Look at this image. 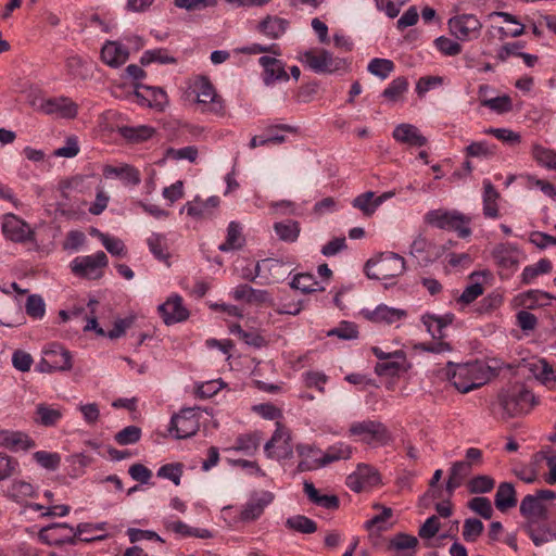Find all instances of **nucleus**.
Listing matches in <instances>:
<instances>
[{
    "instance_id": "1",
    "label": "nucleus",
    "mask_w": 556,
    "mask_h": 556,
    "mask_svg": "<svg viewBox=\"0 0 556 556\" xmlns=\"http://www.w3.org/2000/svg\"><path fill=\"white\" fill-rule=\"evenodd\" d=\"M424 222L441 230L454 231L462 239L469 238L472 233L471 217L456 210H430L425 214Z\"/></svg>"
},
{
    "instance_id": "2",
    "label": "nucleus",
    "mask_w": 556,
    "mask_h": 556,
    "mask_svg": "<svg viewBox=\"0 0 556 556\" xmlns=\"http://www.w3.org/2000/svg\"><path fill=\"white\" fill-rule=\"evenodd\" d=\"M498 403L508 417H515L530 413L539 400L526 386L515 384L500 392Z\"/></svg>"
},
{
    "instance_id": "3",
    "label": "nucleus",
    "mask_w": 556,
    "mask_h": 556,
    "mask_svg": "<svg viewBox=\"0 0 556 556\" xmlns=\"http://www.w3.org/2000/svg\"><path fill=\"white\" fill-rule=\"evenodd\" d=\"M298 60L316 74H334L348 67L344 59L333 55L330 51L316 48L300 53Z\"/></svg>"
},
{
    "instance_id": "4",
    "label": "nucleus",
    "mask_w": 556,
    "mask_h": 556,
    "mask_svg": "<svg viewBox=\"0 0 556 556\" xmlns=\"http://www.w3.org/2000/svg\"><path fill=\"white\" fill-rule=\"evenodd\" d=\"M450 380L459 392L468 393L483 386L488 376L484 365L476 362L456 366Z\"/></svg>"
},
{
    "instance_id": "5",
    "label": "nucleus",
    "mask_w": 556,
    "mask_h": 556,
    "mask_svg": "<svg viewBox=\"0 0 556 556\" xmlns=\"http://www.w3.org/2000/svg\"><path fill=\"white\" fill-rule=\"evenodd\" d=\"M1 230L4 238L9 241L29 245L31 249H37L39 245L35 229L13 213H7L2 216Z\"/></svg>"
},
{
    "instance_id": "6",
    "label": "nucleus",
    "mask_w": 556,
    "mask_h": 556,
    "mask_svg": "<svg viewBox=\"0 0 556 556\" xmlns=\"http://www.w3.org/2000/svg\"><path fill=\"white\" fill-rule=\"evenodd\" d=\"M109 258L103 251L94 254L76 256L70 263L72 274L80 279L98 280L104 276Z\"/></svg>"
},
{
    "instance_id": "7",
    "label": "nucleus",
    "mask_w": 556,
    "mask_h": 556,
    "mask_svg": "<svg viewBox=\"0 0 556 556\" xmlns=\"http://www.w3.org/2000/svg\"><path fill=\"white\" fill-rule=\"evenodd\" d=\"M369 279L384 280L400 276L405 270V260L396 253H387L378 260H369L365 265Z\"/></svg>"
},
{
    "instance_id": "8",
    "label": "nucleus",
    "mask_w": 556,
    "mask_h": 556,
    "mask_svg": "<svg viewBox=\"0 0 556 556\" xmlns=\"http://www.w3.org/2000/svg\"><path fill=\"white\" fill-rule=\"evenodd\" d=\"M351 437H358L362 442L368 445H387L391 435L388 428L378 420L366 419L354 421L349 428Z\"/></svg>"
},
{
    "instance_id": "9",
    "label": "nucleus",
    "mask_w": 556,
    "mask_h": 556,
    "mask_svg": "<svg viewBox=\"0 0 556 556\" xmlns=\"http://www.w3.org/2000/svg\"><path fill=\"white\" fill-rule=\"evenodd\" d=\"M191 88L197 94L198 103L203 105V112H210L216 116L225 115L224 100L216 93L214 86L207 77L198 76L193 80Z\"/></svg>"
},
{
    "instance_id": "10",
    "label": "nucleus",
    "mask_w": 556,
    "mask_h": 556,
    "mask_svg": "<svg viewBox=\"0 0 556 556\" xmlns=\"http://www.w3.org/2000/svg\"><path fill=\"white\" fill-rule=\"evenodd\" d=\"M72 355L68 350L58 343H50L43 350V357L36 369L39 372L65 371L72 368Z\"/></svg>"
},
{
    "instance_id": "11",
    "label": "nucleus",
    "mask_w": 556,
    "mask_h": 556,
    "mask_svg": "<svg viewBox=\"0 0 556 556\" xmlns=\"http://www.w3.org/2000/svg\"><path fill=\"white\" fill-rule=\"evenodd\" d=\"M264 453L267 458L282 460L292 457L291 433L279 421L276 422V430L271 438L264 445Z\"/></svg>"
},
{
    "instance_id": "12",
    "label": "nucleus",
    "mask_w": 556,
    "mask_h": 556,
    "mask_svg": "<svg viewBox=\"0 0 556 556\" xmlns=\"http://www.w3.org/2000/svg\"><path fill=\"white\" fill-rule=\"evenodd\" d=\"M450 33L460 41H471L481 35L482 23L473 14H459L447 22Z\"/></svg>"
},
{
    "instance_id": "13",
    "label": "nucleus",
    "mask_w": 556,
    "mask_h": 556,
    "mask_svg": "<svg viewBox=\"0 0 556 556\" xmlns=\"http://www.w3.org/2000/svg\"><path fill=\"white\" fill-rule=\"evenodd\" d=\"M492 257L500 268V275L502 277H509L517 270L522 258V253L511 243H500L494 247Z\"/></svg>"
},
{
    "instance_id": "14",
    "label": "nucleus",
    "mask_w": 556,
    "mask_h": 556,
    "mask_svg": "<svg viewBox=\"0 0 556 556\" xmlns=\"http://www.w3.org/2000/svg\"><path fill=\"white\" fill-rule=\"evenodd\" d=\"M199 428L200 421L197 408L188 407L182 408L172 417L169 432L176 439H186L195 434Z\"/></svg>"
},
{
    "instance_id": "15",
    "label": "nucleus",
    "mask_w": 556,
    "mask_h": 556,
    "mask_svg": "<svg viewBox=\"0 0 556 556\" xmlns=\"http://www.w3.org/2000/svg\"><path fill=\"white\" fill-rule=\"evenodd\" d=\"M36 105L38 112L61 118H74L78 113V105L64 96L41 99Z\"/></svg>"
},
{
    "instance_id": "16",
    "label": "nucleus",
    "mask_w": 556,
    "mask_h": 556,
    "mask_svg": "<svg viewBox=\"0 0 556 556\" xmlns=\"http://www.w3.org/2000/svg\"><path fill=\"white\" fill-rule=\"evenodd\" d=\"M346 485L354 492L367 491L380 483V475L372 466L361 464L356 470L348 476Z\"/></svg>"
},
{
    "instance_id": "17",
    "label": "nucleus",
    "mask_w": 556,
    "mask_h": 556,
    "mask_svg": "<svg viewBox=\"0 0 556 556\" xmlns=\"http://www.w3.org/2000/svg\"><path fill=\"white\" fill-rule=\"evenodd\" d=\"M409 254L417 260L419 265L428 266L441 257L442 250L425 236L418 235L410 244Z\"/></svg>"
},
{
    "instance_id": "18",
    "label": "nucleus",
    "mask_w": 556,
    "mask_h": 556,
    "mask_svg": "<svg viewBox=\"0 0 556 556\" xmlns=\"http://www.w3.org/2000/svg\"><path fill=\"white\" fill-rule=\"evenodd\" d=\"M38 536L48 545H61L77 536V531L65 522H56L40 529Z\"/></svg>"
},
{
    "instance_id": "19",
    "label": "nucleus",
    "mask_w": 556,
    "mask_h": 556,
    "mask_svg": "<svg viewBox=\"0 0 556 556\" xmlns=\"http://www.w3.org/2000/svg\"><path fill=\"white\" fill-rule=\"evenodd\" d=\"M274 501V494L269 491L253 493L240 511L242 521H253L261 517L266 506Z\"/></svg>"
},
{
    "instance_id": "20",
    "label": "nucleus",
    "mask_w": 556,
    "mask_h": 556,
    "mask_svg": "<svg viewBox=\"0 0 556 556\" xmlns=\"http://www.w3.org/2000/svg\"><path fill=\"white\" fill-rule=\"evenodd\" d=\"M159 313L166 325L181 323L189 317V311L182 304V298L178 294L170 295L159 306Z\"/></svg>"
},
{
    "instance_id": "21",
    "label": "nucleus",
    "mask_w": 556,
    "mask_h": 556,
    "mask_svg": "<svg viewBox=\"0 0 556 556\" xmlns=\"http://www.w3.org/2000/svg\"><path fill=\"white\" fill-rule=\"evenodd\" d=\"M362 314L371 323L386 325L395 324L407 316L405 309L390 307L386 304H380L375 309H363Z\"/></svg>"
},
{
    "instance_id": "22",
    "label": "nucleus",
    "mask_w": 556,
    "mask_h": 556,
    "mask_svg": "<svg viewBox=\"0 0 556 556\" xmlns=\"http://www.w3.org/2000/svg\"><path fill=\"white\" fill-rule=\"evenodd\" d=\"M129 59L128 50L119 40H108L101 49V60L110 67L117 68Z\"/></svg>"
},
{
    "instance_id": "23",
    "label": "nucleus",
    "mask_w": 556,
    "mask_h": 556,
    "mask_svg": "<svg viewBox=\"0 0 556 556\" xmlns=\"http://www.w3.org/2000/svg\"><path fill=\"white\" fill-rule=\"evenodd\" d=\"M258 63L264 68L263 80L265 85H271L276 81H288L289 75L286 72L285 63L273 56H261Z\"/></svg>"
},
{
    "instance_id": "24",
    "label": "nucleus",
    "mask_w": 556,
    "mask_h": 556,
    "mask_svg": "<svg viewBox=\"0 0 556 556\" xmlns=\"http://www.w3.org/2000/svg\"><path fill=\"white\" fill-rule=\"evenodd\" d=\"M35 446V441L24 432L12 430L0 431V447H5L11 451H28Z\"/></svg>"
},
{
    "instance_id": "25",
    "label": "nucleus",
    "mask_w": 556,
    "mask_h": 556,
    "mask_svg": "<svg viewBox=\"0 0 556 556\" xmlns=\"http://www.w3.org/2000/svg\"><path fill=\"white\" fill-rule=\"evenodd\" d=\"M392 137L395 141L410 147L420 148L427 144V138L419 131V129L407 123L397 125L393 129Z\"/></svg>"
},
{
    "instance_id": "26",
    "label": "nucleus",
    "mask_w": 556,
    "mask_h": 556,
    "mask_svg": "<svg viewBox=\"0 0 556 556\" xmlns=\"http://www.w3.org/2000/svg\"><path fill=\"white\" fill-rule=\"evenodd\" d=\"M295 448L301 458L298 465L299 471H311L323 467L319 465L324 454L321 450L311 444H298Z\"/></svg>"
},
{
    "instance_id": "27",
    "label": "nucleus",
    "mask_w": 556,
    "mask_h": 556,
    "mask_svg": "<svg viewBox=\"0 0 556 556\" xmlns=\"http://www.w3.org/2000/svg\"><path fill=\"white\" fill-rule=\"evenodd\" d=\"M63 409L58 405L39 403L34 413V422L43 427H54L63 418Z\"/></svg>"
},
{
    "instance_id": "28",
    "label": "nucleus",
    "mask_w": 556,
    "mask_h": 556,
    "mask_svg": "<svg viewBox=\"0 0 556 556\" xmlns=\"http://www.w3.org/2000/svg\"><path fill=\"white\" fill-rule=\"evenodd\" d=\"M519 510L521 516L526 518L527 523H530L532 520H546L547 507L532 494H528L522 498Z\"/></svg>"
},
{
    "instance_id": "29",
    "label": "nucleus",
    "mask_w": 556,
    "mask_h": 556,
    "mask_svg": "<svg viewBox=\"0 0 556 556\" xmlns=\"http://www.w3.org/2000/svg\"><path fill=\"white\" fill-rule=\"evenodd\" d=\"M530 371L543 386L556 390V367L546 359L540 358L530 364Z\"/></svg>"
},
{
    "instance_id": "30",
    "label": "nucleus",
    "mask_w": 556,
    "mask_h": 556,
    "mask_svg": "<svg viewBox=\"0 0 556 556\" xmlns=\"http://www.w3.org/2000/svg\"><path fill=\"white\" fill-rule=\"evenodd\" d=\"M303 491L308 501L316 506L328 510H336L339 508L340 501L337 495L320 494L319 490H317L312 482L305 481L303 484Z\"/></svg>"
},
{
    "instance_id": "31",
    "label": "nucleus",
    "mask_w": 556,
    "mask_h": 556,
    "mask_svg": "<svg viewBox=\"0 0 556 556\" xmlns=\"http://www.w3.org/2000/svg\"><path fill=\"white\" fill-rule=\"evenodd\" d=\"M136 97L142 99L151 108H162L167 102L166 92L159 87H150L143 84H136Z\"/></svg>"
},
{
    "instance_id": "32",
    "label": "nucleus",
    "mask_w": 556,
    "mask_h": 556,
    "mask_svg": "<svg viewBox=\"0 0 556 556\" xmlns=\"http://www.w3.org/2000/svg\"><path fill=\"white\" fill-rule=\"evenodd\" d=\"M500 199V193L493 186V184L489 179L483 180V215L486 218H498L500 211L497 205V200Z\"/></svg>"
},
{
    "instance_id": "33",
    "label": "nucleus",
    "mask_w": 556,
    "mask_h": 556,
    "mask_svg": "<svg viewBox=\"0 0 556 556\" xmlns=\"http://www.w3.org/2000/svg\"><path fill=\"white\" fill-rule=\"evenodd\" d=\"M289 26V22L279 16H267L260 22L257 29L271 39L281 37Z\"/></svg>"
},
{
    "instance_id": "34",
    "label": "nucleus",
    "mask_w": 556,
    "mask_h": 556,
    "mask_svg": "<svg viewBox=\"0 0 556 556\" xmlns=\"http://www.w3.org/2000/svg\"><path fill=\"white\" fill-rule=\"evenodd\" d=\"M103 174L105 177H118L123 179L126 184L137 186L140 184V172L130 165L123 166H111L106 165L103 169Z\"/></svg>"
},
{
    "instance_id": "35",
    "label": "nucleus",
    "mask_w": 556,
    "mask_h": 556,
    "mask_svg": "<svg viewBox=\"0 0 556 556\" xmlns=\"http://www.w3.org/2000/svg\"><path fill=\"white\" fill-rule=\"evenodd\" d=\"M495 506L501 511H506L508 508L516 506L517 497L516 491L511 483H500L494 498Z\"/></svg>"
},
{
    "instance_id": "36",
    "label": "nucleus",
    "mask_w": 556,
    "mask_h": 556,
    "mask_svg": "<svg viewBox=\"0 0 556 556\" xmlns=\"http://www.w3.org/2000/svg\"><path fill=\"white\" fill-rule=\"evenodd\" d=\"M352 446L345 442H337L330 445L321 455V462L319 465L323 467L343 459H349L352 455Z\"/></svg>"
},
{
    "instance_id": "37",
    "label": "nucleus",
    "mask_w": 556,
    "mask_h": 556,
    "mask_svg": "<svg viewBox=\"0 0 556 556\" xmlns=\"http://www.w3.org/2000/svg\"><path fill=\"white\" fill-rule=\"evenodd\" d=\"M405 363L406 357L403 353V358H389L384 362H378L375 366V372L383 377H397L401 372L407 370Z\"/></svg>"
},
{
    "instance_id": "38",
    "label": "nucleus",
    "mask_w": 556,
    "mask_h": 556,
    "mask_svg": "<svg viewBox=\"0 0 556 556\" xmlns=\"http://www.w3.org/2000/svg\"><path fill=\"white\" fill-rule=\"evenodd\" d=\"M230 332L235 336H238L245 344L253 346L255 349H261L267 345V340L265 337L261 334L258 330L250 329L244 330L238 324H233L229 328Z\"/></svg>"
},
{
    "instance_id": "39",
    "label": "nucleus",
    "mask_w": 556,
    "mask_h": 556,
    "mask_svg": "<svg viewBox=\"0 0 556 556\" xmlns=\"http://www.w3.org/2000/svg\"><path fill=\"white\" fill-rule=\"evenodd\" d=\"M244 243L242 236V228L239 223L230 222L227 228V236L225 242H223L218 249L222 252H229L240 249Z\"/></svg>"
},
{
    "instance_id": "40",
    "label": "nucleus",
    "mask_w": 556,
    "mask_h": 556,
    "mask_svg": "<svg viewBox=\"0 0 556 556\" xmlns=\"http://www.w3.org/2000/svg\"><path fill=\"white\" fill-rule=\"evenodd\" d=\"M261 441L262 434L258 431L243 433L236 439L235 446L232 448L252 456L257 451Z\"/></svg>"
},
{
    "instance_id": "41",
    "label": "nucleus",
    "mask_w": 556,
    "mask_h": 556,
    "mask_svg": "<svg viewBox=\"0 0 556 556\" xmlns=\"http://www.w3.org/2000/svg\"><path fill=\"white\" fill-rule=\"evenodd\" d=\"M277 237L285 242H295L300 236L301 227L296 220L287 219L274 224Z\"/></svg>"
},
{
    "instance_id": "42",
    "label": "nucleus",
    "mask_w": 556,
    "mask_h": 556,
    "mask_svg": "<svg viewBox=\"0 0 556 556\" xmlns=\"http://www.w3.org/2000/svg\"><path fill=\"white\" fill-rule=\"evenodd\" d=\"M150 252L159 261L167 262L169 258L168 244L165 235L153 232L147 239Z\"/></svg>"
},
{
    "instance_id": "43",
    "label": "nucleus",
    "mask_w": 556,
    "mask_h": 556,
    "mask_svg": "<svg viewBox=\"0 0 556 556\" xmlns=\"http://www.w3.org/2000/svg\"><path fill=\"white\" fill-rule=\"evenodd\" d=\"M553 268V264L548 258H541L535 264L526 266L521 274V282L525 285L532 283L540 275L548 274Z\"/></svg>"
},
{
    "instance_id": "44",
    "label": "nucleus",
    "mask_w": 556,
    "mask_h": 556,
    "mask_svg": "<svg viewBox=\"0 0 556 556\" xmlns=\"http://www.w3.org/2000/svg\"><path fill=\"white\" fill-rule=\"evenodd\" d=\"M66 472L71 478L81 477L86 468L92 463V458L84 453L73 454L66 458Z\"/></svg>"
},
{
    "instance_id": "45",
    "label": "nucleus",
    "mask_w": 556,
    "mask_h": 556,
    "mask_svg": "<svg viewBox=\"0 0 556 556\" xmlns=\"http://www.w3.org/2000/svg\"><path fill=\"white\" fill-rule=\"evenodd\" d=\"M531 155L539 165L556 170V151L545 148L540 143H534L531 149Z\"/></svg>"
},
{
    "instance_id": "46",
    "label": "nucleus",
    "mask_w": 556,
    "mask_h": 556,
    "mask_svg": "<svg viewBox=\"0 0 556 556\" xmlns=\"http://www.w3.org/2000/svg\"><path fill=\"white\" fill-rule=\"evenodd\" d=\"M282 267H285V264L279 260H275V258L263 260L255 264L254 269L244 268L242 270V278L245 280L254 281L257 277L261 276V273L263 269L271 271V270L281 269Z\"/></svg>"
},
{
    "instance_id": "47",
    "label": "nucleus",
    "mask_w": 556,
    "mask_h": 556,
    "mask_svg": "<svg viewBox=\"0 0 556 556\" xmlns=\"http://www.w3.org/2000/svg\"><path fill=\"white\" fill-rule=\"evenodd\" d=\"M151 63L176 64L177 59L169 55L167 49L157 48L144 51L140 58V64L142 66H147Z\"/></svg>"
},
{
    "instance_id": "48",
    "label": "nucleus",
    "mask_w": 556,
    "mask_h": 556,
    "mask_svg": "<svg viewBox=\"0 0 556 556\" xmlns=\"http://www.w3.org/2000/svg\"><path fill=\"white\" fill-rule=\"evenodd\" d=\"M352 205L359 210L364 216L370 217L378 208L376 204V193L374 191L361 193L354 198Z\"/></svg>"
},
{
    "instance_id": "49",
    "label": "nucleus",
    "mask_w": 556,
    "mask_h": 556,
    "mask_svg": "<svg viewBox=\"0 0 556 556\" xmlns=\"http://www.w3.org/2000/svg\"><path fill=\"white\" fill-rule=\"evenodd\" d=\"M286 527L290 530L304 534H311L317 530L316 522L304 515H295L289 517L286 520Z\"/></svg>"
},
{
    "instance_id": "50",
    "label": "nucleus",
    "mask_w": 556,
    "mask_h": 556,
    "mask_svg": "<svg viewBox=\"0 0 556 556\" xmlns=\"http://www.w3.org/2000/svg\"><path fill=\"white\" fill-rule=\"evenodd\" d=\"M121 134L124 138L132 142H142L150 139L154 134V128L146 125L136 127L125 126L121 128Z\"/></svg>"
},
{
    "instance_id": "51",
    "label": "nucleus",
    "mask_w": 556,
    "mask_h": 556,
    "mask_svg": "<svg viewBox=\"0 0 556 556\" xmlns=\"http://www.w3.org/2000/svg\"><path fill=\"white\" fill-rule=\"evenodd\" d=\"M481 106L488 108L496 114H505L513 110V100L508 94L483 98L481 99Z\"/></svg>"
},
{
    "instance_id": "52",
    "label": "nucleus",
    "mask_w": 556,
    "mask_h": 556,
    "mask_svg": "<svg viewBox=\"0 0 556 556\" xmlns=\"http://www.w3.org/2000/svg\"><path fill=\"white\" fill-rule=\"evenodd\" d=\"M34 460L42 468L54 471L61 465V455L56 452L37 451L33 454Z\"/></svg>"
},
{
    "instance_id": "53",
    "label": "nucleus",
    "mask_w": 556,
    "mask_h": 556,
    "mask_svg": "<svg viewBox=\"0 0 556 556\" xmlns=\"http://www.w3.org/2000/svg\"><path fill=\"white\" fill-rule=\"evenodd\" d=\"M279 131L298 132V128L288 124H276L267 128L268 136L261 140V143H275L279 144L285 142L286 137L280 135Z\"/></svg>"
},
{
    "instance_id": "54",
    "label": "nucleus",
    "mask_w": 556,
    "mask_h": 556,
    "mask_svg": "<svg viewBox=\"0 0 556 556\" xmlns=\"http://www.w3.org/2000/svg\"><path fill=\"white\" fill-rule=\"evenodd\" d=\"M408 81L405 77H396L394 78L388 87L383 90L382 97L390 101H397L401 96L407 91Z\"/></svg>"
},
{
    "instance_id": "55",
    "label": "nucleus",
    "mask_w": 556,
    "mask_h": 556,
    "mask_svg": "<svg viewBox=\"0 0 556 556\" xmlns=\"http://www.w3.org/2000/svg\"><path fill=\"white\" fill-rule=\"evenodd\" d=\"M495 481L486 475H479L473 477L468 482V491L471 494L488 493L493 490Z\"/></svg>"
},
{
    "instance_id": "56",
    "label": "nucleus",
    "mask_w": 556,
    "mask_h": 556,
    "mask_svg": "<svg viewBox=\"0 0 556 556\" xmlns=\"http://www.w3.org/2000/svg\"><path fill=\"white\" fill-rule=\"evenodd\" d=\"M368 72L375 76L386 79L394 70V63L388 59H372L367 67Z\"/></svg>"
},
{
    "instance_id": "57",
    "label": "nucleus",
    "mask_w": 556,
    "mask_h": 556,
    "mask_svg": "<svg viewBox=\"0 0 556 556\" xmlns=\"http://www.w3.org/2000/svg\"><path fill=\"white\" fill-rule=\"evenodd\" d=\"M433 45L445 56L458 55L463 50L460 43L445 36L434 39Z\"/></svg>"
},
{
    "instance_id": "58",
    "label": "nucleus",
    "mask_w": 556,
    "mask_h": 556,
    "mask_svg": "<svg viewBox=\"0 0 556 556\" xmlns=\"http://www.w3.org/2000/svg\"><path fill=\"white\" fill-rule=\"evenodd\" d=\"M184 472V465L180 463H170L161 466L157 470V477L170 480L175 485L180 484Z\"/></svg>"
},
{
    "instance_id": "59",
    "label": "nucleus",
    "mask_w": 556,
    "mask_h": 556,
    "mask_svg": "<svg viewBox=\"0 0 556 556\" xmlns=\"http://www.w3.org/2000/svg\"><path fill=\"white\" fill-rule=\"evenodd\" d=\"M484 526L481 520L476 518H468L464 521L463 538L466 542H476L482 534Z\"/></svg>"
},
{
    "instance_id": "60",
    "label": "nucleus",
    "mask_w": 556,
    "mask_h": 556,
    "mask_svg": "<svg viewBox=\"0 0 556 556\" xmlns=\"http://www.w3.org/2000/svg\"><path fill=\"white\" fill-rule=\"evenodd\" d=\"M141 438V429L137 426H127L114 435V440L119 445L137 443Z\"/></svg>"
},
{
    "instance_id": "61",
    "label": "nucleus",
    "mask_w": 556,
    "mask_h": 556,
    "mask_svg": "<svg viewBox=\"0 0 556 556\" xmlns=\"http://www.w3.org/2000/svg\"><path fill=\"white\" fill-rule=\"evenodd\" d=\"M291 288L304 293H311L317 290L318 282L311 274H299L294 276L290 283Z\"/></svg>"
},
{
    "instance_id": "62",
    "label": "nucleus",
    "mask_w": 556,
    "mask_h": 556,
    "mask_svg": "<svg viewBox=\"0 0 556 556\" xmlns=\"http://www.w3.org/2000/svg\"><path fill=\"white\" fill-rule=\"evenodd\" d=\"M468 507L484 519H491L493 508L488 497L476 496L468 502Z\"/></svg>"
},
{
    "instance_id": "63",
    "label": "nucleus",
    "mask_w": 556,
    "mask_h": 556,
    "mask_svg": "<svg viewBox=\"0 0 556 556\" xmlns=\"http://www.w3.org/2000/svg\"><path fill=\"white\" fill-rule=\"evenodd\" d=\"M495 147L486 141H475L466 147V155L469 157H489L494 155Z\"/></svg>"
},
{
    "instance_id": "64",
    "label": "nucleus",
    "mask_w": 556,
    "mask_h": 556,
    "mask_svg": "<svg viewBox=\"0 0 556 556\" xmlns=\"http://www.w3.org/2000/svg\"><path fill=\"white\" fill-rule=\"evenodd\" d=\"M536 457H540L541 459H544L546 463V466L548 468V471L544 473L543 479L544 481L549 485L556 484V453H552L549 451L547 452H540L536 454Z\"/></svg>"
}]
</instances>
